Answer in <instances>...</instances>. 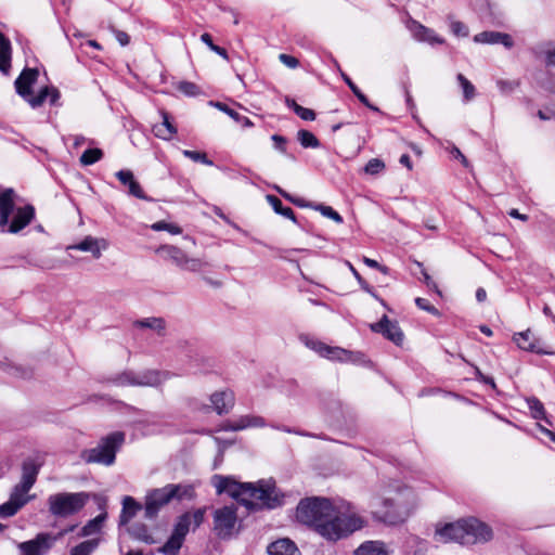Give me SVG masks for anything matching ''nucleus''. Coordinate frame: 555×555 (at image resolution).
I'll list each match as a JSON object with an SVG mask.
<instances>
[{
	"instance_id": "f257e3e1",
	"label": "nucleus",
	"mask_w": 555,
	"mask_h": 555,
	"mask_svg": "<svg viewBox=\"0 0 555 555\" xmlns=\"http://www.w3.org/2000/svg\"><path fill=\"white\" fill-rule=\"evenodd\" d=\"M296 518L330 541L348 537L366 525L365 518L350 503H334L324 498L301 500Z\"/></svg>"
},
{
	"instance_id": "f03ea898",
	"label": "nucleus",
	"mask_w": 555,
	"mask_h": 555,
	"mask_svg": "<svg viewBox=\"0 0 555 555\" xmlns=\"http://www.w3.org/2000/svg\"><path fill=\"white\" fill-rule=\"evenodd\" d=\"M211 483L219 494L227 493L249 511L275 508L283 503L284 495L272 480H260L258 483L238 482L230 476L215 475Z\"/></svg>"
},
{
	"instance_id": "7ed1b4c3",
	"label": "nucleus",
	"mask_w": 555,
	"mask_h": 555,
	"mask_svg": "<svg viewBox=\"0 0 555 555\" xmlns=\"http://www.w3.org/2000/svg\"><path fill=\"white\" fill-rule=\"evenodd\" d=\"M492 538V530L475 518L463 519L453 524L438 527L435 539L439 542H457L460 544H474L487 542Z\"/></svg>"
},
{
	"instance_id": "20e7f679",
	"label": "nucleus",
	"mask_w": 555,
	"mask_h": 555,
	"mask_svg": "<svg viewBox=\"0 0 555 555\" xmlns=\"http://www.w3.org/2000/svg\"><path fill=\"white\" fill-rule=\"evenodd\" d=\"M34 218V206H15L14 191L0 189V231L2 233L16 234L25 229Z\"/></svg>"
},
{
	"instance_id": "39448f33",
	"label": "nucleus",
	"mask_w": 555,
	"mask_h": 555,
	"mask_svg": "<svg viewBox=\"0 0 555 555\" xmlns=\"http://www.w3.org/2000/svg\"><path fill=\"white\" fill-rule=\"evenodd\" d=\"M39 467L34 460H27L23 463L20 482L13 488L9 501L0 505L1 518L14 516L34 498V495H28V492L37 480Z\"/></svg>"
},
{
	"instance_id": "423d86ee",
	"label": "nucleus",
	"mask_w": 555,
	"mask_h": 555,
	"mask_svg": "<svg viewBox=\"0 0 555 555\" xmlns=\"http://www.w3.org/2000/svg\"><path fill=\"white\" fill-rule=\"evenodd\" d=\"M193 495V487L189 485L168 483L163 488L151 489L146 492L144 499L145 517L155 518L159 511L172 500L192 499Z\"/></svg>"
},
{
	"instance_id": "0eeeda50",
	"label": "nucleus",
	"mask_w": 555,
	"mask_h": 555,
	"mask_svg": "<svg viewBox=\"0 0 555 555\" xmlns=\"http://www.w3.org/2000/svg\"><path fill=\"white\" fill-rule=\"evenodd\" d=\"M39 72L36 68H25L15 80V89L33 108L40 107L47 100L55 105L60 99V92L54 87L41 88L37 95H33L31 88L36 83Z\"/></svg>"
},
{
	"instance_id": "6e6552de",
	"label": "nucleus",
	"mask_w": 555,
	"mask_h": 555,
	"mask_svg": "<svg viewBox=\"0 0 555 555\" xmlns=\"http://www.w3.org/2000/svg\"><path fill=\"white\" fill-rule=\"evenodd\" d=\"M126 436L122 431H114L101 438L94 448L85 450L81 457L87 463L112 466L115 463L116 453L125 443Z\"/></svg>"
},
{
	"instance_id": "1a4fd4ad",
	"label": "nucleus",
	"mask_w": 555,
	"mask_h": 555,
	"mask_svg": "<svg viewBox=\"0 0 555 555\" xmlns=\"http://www.w3.org/2000/svg\"><path fill=\"white\" fill-rule=\"evenodd\" d=\"M86 492H59L51 494L48 500L49 512L57 518H66L78 514L89 501Z\"/></svg>"
},
{
	"instance_id": "9d476101",
	"label": "nucleus",
	"mask_w": 555,
	"mask_h": 555,
	"mask_svg": "<svg viewBox=\"0 0 555 555\" xmlns=\"http://www.w3.org/2000/svg\"><path fill=\"white\" fill-rule=\"evenodd\" d=\"M372 514L375 518L386 524L396 525L403 522L410 515L411 509L395 503L389 499L375 498L371 502Z\"/></svg>"
},
{
	"instance_id": "9b49d317",
	"label": "nucleus",
	"mask_w": 555,
	"mask_h": 555,
	"mask_svg": "<svg viewBox=\"0 0 555 555\" xmlns=\"http://www.w3.org/2000/svg\"><path fill=\"white\" fill-rule=\"evenodd\" d=\"M301 340L309 349L332 361L360 363L363 360V354L360 352H353L340 347H332L308 336L301 337Z\"/></svg>"
},
{
	"instance_id": "f8f14e48",
	"label": "nucleus",
	"mask_w": 555,
	"mask_h": 555,
	"mask_svg": "<svg viewBox=\"0 0 555 555\" xmlns=\"http://www.w3.org/2000/svg\"><path fill=\"white\" fill-rule=\"evenodd\" d=\"M74 529L75 526H72L61 531L57 537H53L49 533H39L33 540L18 543L17 547L21 555H43L52 547L57 538L63 537Z\"/></svg>"
},
{
	"instance_id": "ddd939ff",
	"label": "nucleus",
	"mask_w": 555,
	"mask_h": 555,
	"mask_svg": "<svg viewBox=\"0 0 555 555\" xmlns=\"http://www.w3.org/2000/svg\"><path fill=\"white\" fill-rule=\"evenodd\" d=\"M236 522L237 515L233 506H224L214 514V529L220 538L231 537L235 531Z\"/></svg>"
},
{
	"instance_id": "4468645a",
	"label": "nucleus",
	"mask_w": 555,
	"mask_h": 555,
	"mask_svg": "<svg viewBox=\"0 0 555 555\" xmlns=\"http://www.w3.org/2000/svg\"><path fill=\"white\" fill-rule=\"evenodd\" d=\"M513 340L522 350L539 354H555L554 351L544 349L541 339L537 338L530 330L515 334Z\"/></svg>"
},
{
	"instance_id": "2eb2a0df",
	"label": "nucleus",
	"mask_w": 555,
	"mask_h": 555,
	"mask_svg": "<svg viewBox=\"0 0 555 555\" xmlns=\"http://www.w3.org/2000/svg\"><path fill=\"white\" fill-rule=\"evenodd\" d=\"M371 328L374 332L382 333L396 345H401L403 341V333L398 323L390 321L386 315H384L379 322L372 324Z\"/></svg>"
},
{
	"instance_id": "dca6fc26",
	"label": "nucleus",
	"mask_w": 555,
	"mask_h": 555,
	"mask_svg": "<svg viewBox=\"0 0 555 555\" xmlns=\"http://www.w3.org/2000/svg\"><path fill=\"white\" fill-rule=\"evenodd\" d=\"M266 426L263 417L258 415H242L237 418L228 421L223 424V430L238 431L247 428H257Z\"/></svg>"
},
{
	"instance_id": "f3484780",
	"label": "nucleus",
	"mask_w": 555,
	"mask_h": 555,
	"mask_svg": "<svg viewBox=\"0 0 555 555\" xmlns=\"http://www.w3.org/2000/svg\"><path fill=\"white\" fill-rule=\"evenodd\" d=\"M406 27L412 34L413 38L417 41L427 42L429 44L443 43V39L437 36L433 29L422 25L416 21H409Z\"/></svg>"
},
{
	"instance_id": "a211bd4d",
	"label": "nucleus",
	"mask_w": 555,
	"mask_h": 555,
	"mask_svg": "<svg viewBox=\"0 0 555 555\" xmlns=\"http://www.w3.org/2000/svg\"><path fill=\"white\" fill-rule=\"evenodd\" d=\"M204 519V512L201 509H197L193 513H185L183 514L178 522L175 526L173 533L178 534L181 538H185L188 532L190 531L191 527L194 529L197 528Z\"/></svg>"
},
{
	"instance_id": "6ab92c4d",
	"label": "nucleus",
	"mask_w": 555,
	"mask_h": 555,
	"mask_svg": "<svg viewBox=\"0 0 555 555\" xmlns=\"http://www.w3.org/2000/svg\"><path fill=\"white\" fill-rule=\"evenodd\" d=\"M474 42L480 44H502L507 49L514 46L511 35L494 30H487L475 35Z\"/></svg>"
},
{
	"instance_id": "aec40b11",
	"label": "nucleus",
	"mask_w": 555,
	"mask_h": 555,
	"mask_svg": "<svg viewBox=\"0 0 555 555\" xmlns=\"http://www.w3.org/2000/svg\"><path fill=\"white\" fill-rule=\"evenodd\" d=\"M107 247L108 243L106 240L88 235L81 242L69 245L67 249L91 253L92 256L98 259L101 257L102 250H105Z\"/></svg>"
},
{
	"instance_id": "412c9836",
	"label": "nucleus",
	"mask_w": 555,
	"mask_h": 555,
	"mask_svg": "<svg viewBox=\"0 0 555 555\" xmlns=\"http://www.w3.org/2000/svg\"><path fill=\"white\" fill-rule=\"evenodd\" d=\"M168 376L169 374L167 372H160L157 370L135 372V387H158L168 378Z\"/></svg>"
},
{
	"instance_id": "4be33fe9",
	"label": "nucleus",
	"mask_w": 555,
	"mask_h": 555,
	"mask_svg": "<svg viewBox=\"0 0 555 555\" xmlns=\"http://www.w3.org/2000/svg\"><path fill=\"white\" fill-rule=\"evenodd\" d=\"M210 401L214 406V410L219 415L229 413L230 410L234 406V392L229 389L216 391L211 395Z\"/></svg>"
},
{
	"instance_id": "5701e85b",
	"label": "nucleus",
	"mask_w": 555,
	"mask_h": 555,
	"mask_svg": "<svg viewBox=\"0 0 555 555\" xmlns=\"http://www.w3.org/2000/svg\"><path fill=\"white\" fill-rule=\"evenodd\" d=\"M120 183L128 186V193L140 199H147L140 183L134 179L133 172L130 170H119L115 173Z\"/></svg>"
},
{
	"instance_id": "b1692460",
	"label": "nucleus",
	"mask_w": 555,
	"mask_h": 555,
	"mask_svg": "<svg viewBox=\"0 0 555 555\" xmlns=\"http://www.w3.org/2000/svg\"><path fill=\"white\" fill-rule=\"evenodd\" d=\"M267 551L269 555H300L296 544L287 538L272 542L269 544Z\"/></svg>"
},
{
	"instance_id": "393cba45",
	"label": "nucleus",
	"mask_w": 555,
	"mask_h": 555,
	"mask_svg": "<svg viewBox=\"0 0 555 555\" xmlns=\"http://www.w3.org/2000/svg\"><path fill=\"white\" fill-rule=\"evenodd\" d=\"M356 555H389L386 545L380 541H366L354 552Z\"/></svg>"
},
{
	"instance_id": "a878e982",
	"label": "nucleus",
	"mask_w": 555,
	"mask_h": 555,
	"mask_svg": "<svg viewBox=\"0 0 555 555\" xmlns=\"http://www.w3.org/2000/svg\"><path fill=\"white\" fill-rule=\"evenodd\" d=\"M156 253L164 258L171 260L176 266L181 267L185 254L178 247L172 245H162L156 249Z\"/></svg>"
},
{
	"instance_id": "bb28decb",
	"label": "nucleus",
	"mask_w": 555,
	"mask_h": 555,
	"mask_svg": "<svg viewBox=\"0 0 555 555\" xmlns=\"http://www.w3.org/2000/svg\"><path fill=\"white\" fill-rule=\"evenodd\" d=\"M106 518H107V514L105 512L101 513L95 518L89 520L81 528L78 535L85 538V537H90V535L99 533L101 531Z\"/></svg>"
},
{
	"instance_id": "cd10ccee",
	"label": "nucleus",
	"mask_w": 555,
	"mask_h": 555,
	"mask_svg": "<svg viewBox=\"0 0 555 555\" xmlns=\"http://www.w3.org/2000/svg\"><path fill=\"white\" fill-rule=\"evenodd\" d=\"M141 508V504L138 503L132 496H125L122 499L120 522L127 524Z\"/></svg>"
},
{
	"instance_id": "c85d7f7f",
	"label": "nucleus",
	"mask_w": 555,
	"mask_h": 555,
	"mask_svg": "<svg viewBox=\"0 0 555 555\" xmlns=\"http://www.w3.org/2000/svg\"><path fill=\"white\" fill-rule=\"evenodd\" d=\"M11 66V43L0 33V70L4 74L9 73Z\"/></svg>"
},
{
	"instance_id": "c756f323",
	"label": "nucleus",
	"mask_w": 555,
	"mask_h": 555,
	"mask_svg": "<svg viewBox=\"0 0 555 555\" xmlns=\"http://www.w3.org/2000/svg\"><path fill=\"white\" fill-rule=\"evenodd\" d=\"M134 325L141 328H150L156 332L158 335H164L166 330V322L162 318H145L142 320L135 321Z\"/></svg>"
},
{
	"instance_id": "7c9ffc66",
	"label": "nucleus",
	"mask_w": 555,
	"mask_h": 555,
	"mask_svg": "<svg viewBox=\"0 0 555 555\" xmlns=\"http://www.w3.org/2000/svg\"><path fill=\"white\" fill-rule=\"evenodd\" d=\"M109 383L117 387L133 386L135 387V372L124 371L108 379Z\"/></svg>"
},
{
	"instance_id": "2f4dec72",
	"label": "nucleus",
	"mask_w": 555,
	"mask_h": 555,
	"mask_svg": "<svg viewBox=\"0 0 555 555\" xmlns=\"http://www.w3.org/2000/svg\"><path fill=\"white\" fill-rule=\"evenodd\" d=\"M98 545V539L83 541L70 550V555H91L96 550Z\"/></svg>"
},
{
	"instance_id": "473e14b6",
	"label": "nucleus",
	"mask_w": 555,
	"mask_h": 555,
	"mask_svg": "<svg viewBox=\"0 0 555 555\" xmlns=\"http://www.w3.org/2000/svg\"><path fill=\"white\" fill-rule=\"evenodd\" d=\"M215 106L218 109L228 114L235 121L240 122L243 127H251L254 125L253 121L248 117L240 115L237 112H235L234 109L230 108L228 105H225L221 102L215 103Z\"/></svg>"
},
{
	"instance_id": "72a5a7b5",
	"label": "nucleus",
	"mask_w": 555,
	"mask_h": 555,
	"mask_svg": "<svg viewBox=\"0 0 555 555\" xmlns=\"http://www.w3.org/2000/svg\"><path fill=\"white\" fill-rule=\"evenodd\" d=\"M267 201L272 206V208L274 209L275 212H278L288 219H292L293 221L296 220L292 208L283 207L282 202L276 196L268 195Z\"/></svg>"
},
{
	"instance_id": "f704fd0d",
	"label": "nucleus",
	"mask_w": 555,
	"mask_h": 555,
	"mask_svg": "<svg viewBox=\"0 0 555 555\" xmlns=\"http://www.w3.org/2000/svg\"><path fill=\"white\" fill-rule=\"evenodd\" d=\"M183 540V538L172 532L171 537L162 547V552L166 555H176L182 546Z\"/></svg>"
},
{
	"instance_id": "c9c22d12",
	"label": "nucleus",
	"mask_w": 555,
	"mask_h": 555,
	"mask_svg": "<svg viewBox=\"0 0 555 555\" xmlns=\"http://www.w3.org/2000/svg\"><path fill=\"white\" fill-rule=\"evenodd\" d=\"M456 79L463 90V95L465 101H470L476 95L475 86L462 74L456 76Z\"/></svg>"
},
{
	"instance_id": "e433bc0d",
	"label": "nucleus",
	"mask_w": 555,
	"mask_h": 555,
	"mask_svg": "<svg viewBox=\"0 0 555 555\" xmlns=\"http://www.w3.org/2000/svg\"><path fill=\"white\" fill-rule=\"evenodd\" d=\"M103 157V152L100 149L86 150L80 156V163L83 166H90L99 162Z\"/></svg>"
},
{
	"instance_id": "4c0bfd02",
	"label": "nucleus",
	"mask_w": 555,
	"mask_h": 555,
	"mask_svg": "<svg viewBox=\"0 0 555 555\" xmlns=\"http://www.w3.org/2000/svg\"><path fill=\"white\" fill-rule=\"evenodd\" d=\"M286 104L292 107L295 113L304 120H314L315 114L312 109L306 108L297 104L294 100H286Z\"/></svg>"
},
{
	"instance_id": "58836bf2",
	"label": "nucleus",
	"mask_w": 555,
	"mask_h": 555,
	"mask_svg": "<svg viewBox=\"0 0 555 555\" xmlns=\"http://www.w3.org/2000/svg\"><path fill=\"white\" fill-rule=\"evenodd\" d=\"M298 141L304 147H318L319 146V140L315 138V135L308 131V130H299L298 131Z\"/></svg>"
},
{
	"instance_id": "ea45409f",
	"label": "nucleus",
	"mask_w": 555,
	"mask_h": 555,
	"mask_svg": "<svg viewBox=\"0 0 555 555\" xmlns=\"http://www.w3.org/2000/svg\"><path fill=\"white\" fill-rule=\"evenodd\" d=\"M315 210L320 211L324 217L332 219L336 223H343V217L334 210L331 206L322 204L312 206Z\"/></svg>"
},
{
	"instance_id": "a19ab883",
	"label": "nucleus",
	"mask_w": 555,
	"mask_h": 555,
	"mask_svg": "<svg viewBox=\"0 0 555 555\" xmlns=\"http://www.w3.org/2000/svg\"><path fill=\"white\" fill-rule=\"evenodd\" d=\"M496 87L499 88L502 94L507 95L513 93L519 87V81L509 79H498Z\"/></svg>"
},
{
	"instance_id": "79ce46f5",
	"label": "nucleus",
	"mask_w": 555,
	"mask_h": 555,
	"mask_svg": "<svg viewBox=\"0 0 555 555\" xmlns=\"http://www.w3.org/2000/svg\"><path fill=\"white\" fill-rule=\"evenodd\" d=\"M449 22H450V30L452 31V34L454 36L462 37V38L468 36L469 30H468V27L464 23L453 20L452 17H449Z\"/></svg>"
},
{
	"instance_id": "37998d69",
	"label": "nucleus",
	"mask_w": 555,
	"mask_h": 555,
	"mask_svg": "<svg viewBox=\"0 0 555 555\" xmlns=\"http://www.w3.org/2000/svg\"><path fill=\"white\" fill-rule=\"evenodd\" d=\"M530 412L534 418H544L545 411L542 402L537 398H530L527 400Z\"/></svg>"
},
{
	"instance_id": "c03bdc74",
	"label": "nucleus",
	"mask_w": 555,
	"mask_h": 555,
	"mask_svg": "<svg viewBox=\"0 0 555 555\" xmlns=\"http://www.w3.org/2000/svg\"><path fill=\"white\" fill-rule=\"evenodd\" d=\"M151 229L154 231H167L175 235L180 234L182 232L180 227L173 223H168L166 221H157L151 225Z\"/></svg>"
},
{
	"instance_id": "a18cd8bd",
	"label": "nucleus",
	"mask_w": 555,
	"mask_h": 555,
	"mask_svg": "<svg viewBox=\"0 0 555 555\" xmlns=\"http://www.w3.org/2000/svg\"><path fill=\"white\" fill-rule=\"evenodd\" d=\"M204 267V262L201 259L189 258L186 255L184 256L183 263L180 267L183 270L197 272L201 271Z\"/></svg>"
},
{
	"instance_id": "49530a36",
	"label": "nucleus",
	"mask_w": 555,
	"mask_h": 555,
	"mask_svg": "<svg viewBox=\"0 0 555 555\" xmlns=\"http://www.w3.org/2000/svg\"><path fill=\"white\" fill-rule=\"evenodd\" d=\"M385 169V164L379 158H372L367 162L364 167V171L367 175H377Z\"/></svg>"
},
{
	"instance_id": "de8ad7c7",
	"label": "nucleus",
	"mask_w": 555,
	"mask_h": 555,
	"mask_svg": "<svg viewBox=\"0 0 555 555\" xmlns=\"http://www.w3.org/2000/svg\"><path fill=\"white\" fill-rule=\"evenodd\" d=\"M183 155L193 162L202 163L207 166H211L212 162L207 158V155L203 152L184 150Z\"/></svg>"
},
{
	"instance_id": "09e8293b",
	"label": "nucleus",
	"mask_w": 555,
	"mask_h": 555,
	"mask_svg": "<svg viewBox=\"0 0 555 555\" xmlns=\"http://www.w3.org/2000/svg\"><path fill=\"white\" fill-rule=\"evenodd\" d=\"M344 80L347 82V85L349 86V88L352 90V92L354 93V95L364 104L366 105L367 107L372 108V109H377L376 107L372 106L370 103H369V100L359 90V88L352 82V80L344 75Z\"/></svg>"
},
{
	"instance_id": "8fccbe9b",
	"label": "nucleus",
	"mask_w": 555,
	"mask_h": 555,
	"mask_svg": "<svg viewBox=\"0 0 555 555\" xmlns=\"http://www.w3.org/2000/svg\"><path fill=\"white\" fill-rule=\"evenodd\" d=\"M275 190L284 197L286 198L287 201H289L291 203H293L294 205L298 206V207H308L309 204H307L302 198H299V197H294L293 195H291L289 193L285 192L284 190H282L281 188L276 186ZM310 207H312V205H310Z\"/></svg>"
},
{
	"instance_id": "3c124183",
	"label": "nucleus",
	"mask_w": 555,
	"mask_h": 555,
	"mask_svg": "<svg viewBox=\"0 0 555 555\" xmlns=\"http://www.w3.org/2000/svg\"><path fill=\"white\" fill-rule=\"evenodd\" d=\"M153 132L157 138H160L163 140H169L173 135L172 130H169V128H165L160 124H157L153 127Z\"/></svg>"
},
{
	"instance_id": "603ef678",
	"label": "nucleus",
	"mask_w": 555,
	"mask_h": 555,
	"mask_svg": "<svg viewBox=\"0 0 555 555\" xmlns=\"http://www.w3.org/2000/svg\"><path fill=\"white\" fill-rule=\"evenodd\" d=\"M415 304L422 310H425L435 315L439 314L438 310L433 305H430L429 301L425 298H416Z\"/></svg>"
},
{
	"instance_id": "864d4df0",
	"label": "nucleus",
	"mask_w": 555,
	"mask_h": 555,
	"mask_svg": "<svg viewBox=\"0 0 555 555\" xmlns=\"http://www.w3.org/2000/svg\"><path fill=\"white\" fill-rule=\"evenodd\" d=\"M111 30L115 35V38L119 42L120 46L125 47L130 42V37L127 33H125L122 30L115 29L114 27H111Z\"/></svg>"
},
{
	"instance_id": "5fc2aeb1",
	"label": "nucleus",
	"mask_w": 555,
	"mask_h": 555,
	"mask_svg": "<svg viewBox=\"0 0 555 555\" xmlns=\"http://www.w3.org/2000/svg\"><path fill=\"white\" fill-rule=\"evenodd\" d=\"M271 140L274 143V147L280 151L281 153L286 152V139L280 134H273L271 137Z\"/></svg>"
},
{
	"instance_id": "6e6d98bb",
	"label": "nucleus",
	"mask_w": 555,
	"mask_h": 555,
	"mask_svg": "<svg viewBox=\"0 0 555 555\" xmlns=\"http://www.w3.org/2000/svg\"><path fill=\"white\" fill-rule=\"evenodd\" d=\"M280 61L289 68H296L298 66V60L288 54H280Z\"/></svg>"
},
{
	"instance_id": "4d7b16f0",
	"label": "nucleus",
	"mask_w": 555,
	"mask_h": 555,
	"mask_svg": "<svg viewBox=\"0 0 555 555\" xmlns=\"http://www.w3.org/2000/svg\"><path fill=\"white\" fill-rule=\"evenodd\" d=\"M546 66L550 68V73L555 75V48L546 52Z\"/></svg>"
},
{
	"instance_id": "13d9d810",
	"label": "nucleus",
	"mask_w": 555,
	"mask_h": 555,
	"mask_svg": "<svg viewBox=\"0 0 555 555\" xmlns=\"http://www.w3.org/2000/svg\"><path fill=\"white\" fill-rule=\"evenodd\" d=\"M363 262L367 266V267H371V268H375V269H378L380 272H383L384 274H387L388 273V269L384 266H380L376 260L374 259H371L369 257H363Z\"/></svg>"
},
{
	"instance_id": "bf43d9fd",
	"label": "nucleus",
	"mask_w": 555,
	"mask_h": 555,
	"mask_svg": "<svg viewBox=\"0 0 555 555\" xmlns=\"http://www.w3.org/2000/svg\"><path fill=\"white\" fill-rule=\"evenodd\" d=\"M422 274H423V279H424V283L429 287V288H433L436 291L437 294H441V292L439 291L437 284L433 281L431 276L426 272L425 269H422Z\"/></svg>"
},
{
	"instance_id": "052dcab7",
	"label": "nucleus",
	"mask_w": 555,
	"mask_h": 555,
	"mask_svg": "<svg viewBox=\"0 0 555 555\" xmlns=\"http://www.w3.org/2000/svg\"><path fill=\"white\" fill-rule=\"evenodd\" d=\"M179 90L188 95H193L196 93V86L192 82H182L179 86Z\"/></svg>"
},
{
	"instance_id": "680f3d73",
	"label": "nucleus",
	"mask_w": 555,
	"mask_h": 555,
	"mask_svg": "<svg viewBox=\"0 0 555 555\" xmlns=\"http://www.w3.org/2000/svg\"><path fill=\"white\" fill-rule=\"evenodd\" d=\"M163 121L160 122L162 126L165 128H169V130H172V134L177 132L176 127L169 121L168 114L166 112H162Z\"/></svg>"
},
{
	"instance_id": "e2e57ef3",
	"label": "nucleus",
	"mask_w": 555,
	"mask_h": 555,
	"mask_svg": "<svg viewBox=\"0 0 555 555\" xmlns=\"http://www.w3.org/2000/svg\"><path fill=\"white\" fill-rule=\"evenodd\" d=\"M508 215L512 217V218H516V219H519L521 221H527L528 220V216L527 215H524V214H520L517 209L513 208L508 211Z\"/></svg>"
},
{
	"instance_id": "0e129e2a",
	"label": "nucleus",
	"mask_w": 555,
	"mask_h": 555,
	"mask_svg": "<svg viewBox=\"0 0 555 555\" xmlns=\"http://www.w3.org/2000/svg\"><path fill=\"white\" fill-rule=\"evenodd\" d=\"M201 40L211 50L216 44L212 42L211 36L208 33H204L201 36Z\"/></svg>"
},
{
	"instance_id": "69168bd1",
	"label": "nucleus",
	"mask_w": 555,
	"mask_h": 555,
	"mask_svg": "<svg viewBox=\"0 0 555 555\" xmlns=\"http://www.w3.org/2000/svg\"><path fill=\"white\" fill-rule=\"evenodd\" d=\"M399 162H400L401 165L405 166L409 170H412V168H413L412 162H411L410 156L408 154L401 155Z\"/></svg>"
},
{
	"instance_id": "338daca9",
	"label": "nucleus",
	"mask_w": 555,
	"mask_h": 555,
	"mask_svg": "<svg viewBox=\"0 0 555 555\" xmlns=\"http://www.w3.org/2000/svg\"><path fill=\"white\" fill-rule=\"evenodd\" d=\"M452 155L455 157V158H460L461 162L466 166L467 165V160L465 158V156L462 154V152L457 149V147H453L452 151H451Z\"/></svg>"
},
{
	"instance_id": "774afa93",
	"label": "nucleus",
	"mask_w": 555,
	"mask_h": 555,
	"mask_svg": "<svg viewBox=\"0 0 555 555\" xmlns=\"http://www.w3.org/2000/svg\"><path fill=\"white\" fill-rule=\"evenodd\" d=\"M211 51H214L215 53L219 54L224 60L229 59L228 52L223 48H221V47H219L217 44L211 49Z\"/></svg>"
}]
</instances>
